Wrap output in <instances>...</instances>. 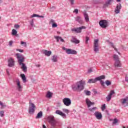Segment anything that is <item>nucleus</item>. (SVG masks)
<instances>
[{"mask_svg": "<svg viewBox=\"0 0 128 128\" xmlns=\"http://www.w3.org/2000/svg\"><path fill=\"white\" fill-rule=\"evenodd\" d=\"M36 66L37 68H40V64H36Z\"/></svg>", "mask_w": 128, "mask_h": 128, "instance_id": "57", "label": "nucleus"}, {"mask_svg": "<svg viewBox=\"0 0 128 128\" xmlns=\"http://www.w3.org/2000/svg\"><path fill=\"white\" fill-rule=\"evenodd\" d=\"M109 44H110V46H111L113 48H114L115 46H114V43L110 42H109Z\"/></svg>", "mask_w": 128, "mask_h": 128, "instance_id": "44", "label": "nucleus"}, {"mask_svg": "<svg viewBox=\"0 0 128 128\" xmlns=\"http://www.w3.org/2000/svg\"><path fill=\"white\" fill-rule=\"evenodd\" d=\"M58 26V24L56 23H54L52 24V28H56Z\"/></svg>", "mask_w": 128, "mask_h": 128, "instance_id": "43", "label": "nucleus"}, {"mask_svg": "<svg viewBox=\"0 0 128 128\" xmlns=\"http://www.w3.org/2000/svg\"><path fill=\"white\" fill-rule=\"evenodd\" d=\"M12 41H10V42H9V46H12Z\"/></svg>", "mask_w": 128, "mask_h": 128, "instance_id": "51", "label": "nucleus"}, {"mask_svg": "<svg viewBox=\"0 0 128 128\" xmlns=\"http://www.w3.org/2000/svg\"><path fill=\"white\" fill-rule=\"evenodd\" d=\"M52 60L54 62H58V56L54 55L52 56Z\"/></svg>", "mask_w": 128, "mask_h": 128, "instance_id": "25", "label": "nucleus"}, {"mask_svg": "<svg viewBox=\"0 0 128 128\" xmlns=\"http://www.w3.org/2000/svg\"><path fill=\"white\" fill-rule=\"evenodd\" d=\"M16 34H18V31H16V30L15 29H12V36H16Z\"/></svg>", "mask_w": 128, "mask_h": 128, "instance_id": "29", "label": "nucleus"}, {"mask_svg": "<svg viewBox=\"0 0 128 128\" xmlns=\"http://www.w3.org/2000/svg\"><path fill=\"white\" fill-rule=\"evenodd\" d=\"M110 2H112L110 1V0H108L107 2H106V4H104L103 8H108L110 4H112Z\"/></svg>", "mask_w": 128, "mask_h": 128, "instance_id": "23", "label": "nucleus"}, {"mask_svg": "<svg viewBox=\"0 0 128 128\" xmlns=\"http://www.w3.org/2000/svg\"><path fill=\"white\" fill-rule=\"evenodd\" d=\"M105 84L108 86H110L112 84V82L108 80H107L105 82Z\"/></svg>", "mask_w": 128, "mask_h": 128, "instance_id": "31", "label": "nucleus"}, {"mask_svg": "<svg viewBox=\"0 0 128 128\" xmlns=\"http://www.w3.org/2000/svg\"><path fill=\"white\" fill-rule=\"evenodd\" d=\"M30 24L31 26H34V19H32V20L30 22Z\"/></svg>", "mask_w": 128, "mask_h": 128, "instance_id": "41", "label": "nucleus"}, {"mask_svg": "<svg viewBox=\"0 0 128 128\" xmlns=\"http://www.w3.org/2000/svg\"><path fill=\"white\" fill-rule=\"evenodd\" d=\"M42 54L46 56H50L52 54V51L43 50H42Z\"/></svg>", "mask_w": 128, "mask_h": 128, "instance_id": "16", "label": "nucleus"}, {"mask_svg": "<svg viewBox=\"0 0 128 128\" xmlns=\"http://www.w3.org/2000/svg\"><path fill=\"white\" fill-rule=\"evenodd\" d=\"M84 86H86V81L81 80L77 82L76 84L72 85V90L74 92L78 90V92H81L84 88Z\"/></svg>", "mask_w": 128, "mask_h": 128, "instance_id": "2", "label": "nucleus"}, {"mask_svg": "<svg viewBox=\"0 0 128 128\" xmlns=\"http://www.w3.org/2000/svg\"><path fill=\"white\" fill-rule=\"evenodd\" d=\"M90 40V37L86 36V40H85V44H88V41Z\"/></svg>", "mask_w": 128, "mask_h": 128, "instance_id": "32", "label": "nucleus"}, {"mask_svg": "<svg viewBox=\"0 0 128 128\" xmlns=\"http://www.w3.org/2000/svg\"><path fill=\"white\" fill-rule=\"evenodd\" d=\"M120 102L122 106H128V96L120 100Z\"/></svg>", "mask_w": 128, "mask_h": 128, "instance_id": "9", "label": "nucleus"}, {"mask_svg": "<svg viewBox=\"0 0 128 128\" xmlns=\"http://www.w3.org/2000/svg\"><path fill=\"white\" fill-rule=\"evenodd\" d=\"M17 50H18V52H24V50L22 49H18Z\"/></svg>", "mask_w": 128, "mask_h": 128, "instance_id": "52", "label": "nucleus"}, {"mask_svg": "<svg viewBox=\"0 0 128 128\" xmlns=\"http://www.w3.org/2000/svg\"><path fill=\"white\" fill-rule=\"evenodd\" d=\"M114 94V90H112L110 92L109 94L106 97L107 102H110V100H112V96Z\"/></svg>", "mask_w": 128, "mask_h": 128, "instance_id": "15", "label": "nucleus"}, {"mask_svg": "<svg viewBox=\"0 0 128 128\" xmlns=\"http://www.w3.org/2000/svg\"><path fill=\"white\" fill-rule=\"evenodd\" d=\"M20 76L24 82H26V75H24V74H21Z\"/></svg>", "mask_w": 128, "mask_h": 128, "instance_id": "27", "label": "nucleus"}, {"mask_svg": "<svg viewBox=\"0 0 128 128\" xmlns=\"http://www.w3.org/2000/svg\"><path fill=\"white\" fill-rule=\"evenodd\" d=\"M98 108L96 107H94L92 108H90L88 110L90 112H94V110H96Z\"/></svg>", "mask_w": 128, "mask_h": 128, "instance_id": "30", "label": "nucleus"}, {"mask_svg": "<svg viewBox=\"0 0 128 128\" xmlns=\"http://www.w3.org/2000/svg\"><path fill=\"white\" fill-rule=\"evenodd\" d=\"M36 105L30 100L29 102L28 113L30 114H32L36 110Z\"/></svg>", "mask_w": 128, "mask_h": 128, "instance_id": "4", "label": "nucleus"}, {"mask_svg": "<svg viewBox=\"0 0 128 128\" xmlns=\"http://www.w3.org/2000/svg\"><path fill=\"white\" fill-rule=\"evenodd\" d=\"M72 42H74V44H80V40L76 39V38L74 37H72V40H71Z\"/></svg>", "mask_w": 128, "mask_h": 128, "instance_id": "22", "label": "nucleus"}, {"mask_svg": "<svg viewBox=\"0 0 128 128\" xmlns=\"http://www.w3.org/2000/svg\"><path fill=\"white\" fill-rule=\"evenodd\" d=\"M6 72L8 76H10V72L8 71V70H6Z\"/></svg>", "mask_w": 128, "mask_h": 128, "instance_id": "55", "label": "nucleus"}, {"mask_svg": "<svg viewBox=\"0 0 128 128\" xmlns=\"http://www.w3.org/2000/svg\"><path fill=\"white\" fill-rule=\"evenodd\" d=\"M4 116V110L0 111V116H1V118H2Z\"/></svg>", "mask_w": 128, "mask_h": 128, "instance_id": "36", "label": "nucleus"}, {"mask_svg": "<svg viewBox=\"0 0 128 128\" xmlns=\"http://www.w3.org/2000/svg\"><path fill=\"white\" fill-rule=\"evenodd\" d=\"M36 16L38 17V15L36 14H33L32 16V18H36Z\"/></svg>", "mask_w": 128, "mask_h": 128, "instance_id": "49", "label": "nucleus"}, {"mask_svg": "<svg viewBox=\"0 0 128 128\" xmlns=\"http://www.w3.org/2000/svg\"><path fill=\"white\" fill-rule=\"evenodd\" d=\"M104 78H106V76H104V75H102L96 77L94 79H89L88 82V84H96L98 80H104Z\"/></svg>", "mask_w": 128, "mask_h": 128, "instance_id": "3", "label": "nucleus"}, {"mask_svg": "<svg viewBox=\"0 0 128 128\" xmlns=\"http://www.w3.org/2000/svg\"><path fill=\"white\" fill-rule=\"evenodd\" d=\"M99 24L102 28H106L108 26V22L106 20H101L99 22Z\"/></svg>", "mask_w": 128, "mask_h": 128, "instance_id": "5", "label": "nucleus"}, {"mask_svg": "<svg viewBox=\"0 0 128 128\" xmlns=\"http://www.w3.org/2000/svg\"><path fill=\"white\" fill-rule=\"evenodd\" d=\"M114 50H116V52H118V49L116 48V47H114Z\"/></svg>", "mask_w": 128, "mask_h": 128, "instance_id": "60", "label": "nucleus"}, {"mask_svg": "<svg viewBox=\"0 0 128 128\" xmlns=\"http://www.w3.org/2000/svg\"><path fill=\"white\" fill-rule=\"evenodd\" d=\"M56 114H59V116H62V118H66V116L64 114V113L62 112V111L60 110H56Z\"/></svg>", "mask_w": 128, "mask_h": 128, "instance_id": "17", "label": "nucleus"}, {"mask_svg": "<svg viewBox=\"0 0 128 128\" xmlns=\"http://www.w3.org/2000/svg\"><path fill=\"white\" fill-rule=\"evenodd\" d=\"M42 118V112L40 111L36 117V118Z\"/></svg>", "mask_w": 128, "mask_h": 128, "instance_id": "24", "label": "nucleus"}, {"mask_svg": "<svg viewBox=\"0 0 128 128\" xmlns=\"http://www.w3.org/2000/svg\"><path fill=\"white\" fill-rule=\"evenodd\" d=\"M56 22H54V20L52 19L50 20V24H55Z\"/></svg>", "mask_w": 128, "mask_h": 128, "instance_id": "50", "label": "nucleus"}, {"mask_svg": "<svg viewBox=\"0 0 128 128\" xmlns=\"http://www.w3.org/2000/svg\"><path fill=\"white\" fill-rule=\"evenodd\" d=\"M86 28L84 26H82L79 28H74L71 30L72 32H75L76 34H80L82 30H86Z\"/></svg>", "mask_w": 128, "mask_h": 128, "instance_id": "7", "label": "nucleus"}, {"mask_svg": "<svg viewBox=\"0 0 128 128\" xmlns=\"http://www.w3.org/2000/svg\"><path fill=\"white\" fill-rule=\"evenodd\" d=\"M94 116H95L97 120H102V112L98 111L94 113Z\"/></svg>", "mask_w": 128, "mask_h": 128, "instance_id": "10", "label": "nucleus"}, {"mask_svg": "<svg viewBox=\"0 0 128 128\" xmlns=\"http://www.w3.org/2000/svg\"><path fill=\"white\" fill-rule=\"evenodd\" d=\"M68 48H64V47H63L62 48V50H66H66H68Z\"/></svg>", "mask_w": 128, "mask_h": 128, "instance_id": "56", "label": "nucleus"}, {"mask_svg": "<svg viewBox=\"0 0 128 128\" xmlns=\"http://www.w3.org/2000/svg\"><path fill=\"white\" fill-rule=\"evenodd\" d=\"M94 50L96 53L100 50L98 48V39H96L94 40Z\"/></svg>", "mask_w": 128, "mask_h": 128, "instance_id": "8", "label": "nucleus"}, {"mask_svg": "<svg viewBox=\"0 0 128 128\" xmlns=\"http://www.w3.org/2000/svg\"><path fill=\"white\" fill-rule=\"evenodd\" d=\"M62 102L66 106H70L72 104V100L70 98H65L62 99Z\"/></svg>", "mask_w": 128, "mask_h": 128, "instance_id": "6", "label": "nucleus"}, {"mask_svg": "<svg viewBox=\"0 0 128 128\" xmlns=\"http://www.w3.org/2000/svg\"><path fill=\"white\" fill-rule=\"evenodd\" d=\"M17 84V88L19 92H21L22 86L20 85V79L17 78L16 80Z\"/></svg>", "mask_w": 128, "mask_h": 128, "instance_id": "12", "label": "nucleus"}, {"mask_svg": "<svg viewBox=\"0 0 128 128\" xmlns=\"http://www.w3.org/2000/svg\"><path fill=\"white\" fill-rule=\"evenodd\" d=\"M100 80V84L101 86H104V82L103 80Z\"/></svg>", "mask_w": 128, "mask_h": 128, "instance_id": "38", "label": "nucleus"}, {"mask_svg": "<svg viewBox=\"0 0 128 128\" xmlns=\"http://www.w3.org/2000/svg\"><path fill=\"white\" fill-rule=\"evenodd\" d=\"M21 44H24V46H26V42L22 41Z\"/></svg>", "mask_w": 128, "mask_h": 128, "instance_id": "47", "label": "nucleus"}, {"mask_svg": "<svg viewBox=\"0 0 128 128\" xmlns=\"http://www.w3.org/2000/svg\"><path fill=\"white\" fill-rule=\"evenodd\" d=\"M66 53L68 54H76L78 52H76V51L75 50L68 48L66 50Z\"/></svg>", "mask_w": 128, "mask_h": 128, "instance_id": "11", "label": "nucleus"}, {"mask_svg": "<svg viewBox=\"0 0 128 128\" xmlns=\"http://www.w3.org/2000/svg\"><path fill=\"white\" fill-rule=\"evenodd\" d=\"M14 28H16V30H18V29L20 28V25H18V24H16L14 26Z\"/></svg>", "mask_w": 128, "mask_h": 128, "instance_id": "35", "label": "nucleus"}, {"mask_svg": "<svg viewBox=\"0 0 128 128\" xmlns=\"http://www.w3.org/2000/svg\"><path fill=\"white\" fill-rule=\"evenodd\" d=\"M93 92H94V94H98V92H96V90H94Z\"/></svg>", "mask_w": 128, "mask_h": 128, "instance_id": "58", "label": "nucleus"}, {"mask_svg": "<svg viewBox=\"0 0 128 128\" xmlns=\"http://www.w3.org/2000/svg\"><path fill=\"white\" fill-rule=\"evenodd\" d=\"M116 2H120V0H116Z\"/></svg>", "mask_w": 128, "mask_h": 128, "instance_id": "62", "label": "nucleus"}, {"mask_svg": "<svg viewBox=\"0 0 128 128\" xmlns=\"http://www.w3.org/2000/svg\"><path fill=\"white\" fill-rule=\"evenodd\" d=\"M86 101L88 108H90L91 106H94V102H91L88 98H86Z\"/></svg>", "mask_w": 128, "mask_h": 128, "instance_id": "18", "label": "nucleus"}, {"mask_svg": "<svg viewBox=\"0 0 128 128\" xmlns=\"http://www.w3.org/2000/svg\"><path fill=\"white\" fill-rule=\"evenodd\" d=\"M113 124H118V119L114 118L113 121Z\"/></svg>", "mask_w": 128, "mask_h": 128, "instance_id": "46", "label": "nucleus"}, {"mask_svg": "<svg viewBox=\"0 0 128 128\" xmlns=\"http://www.w3.org/2000/svg\"><path fill=\"white\" fill-rule=\"evenodd\" d=\"M84 94L86 96H90V92L88 90H84Z\"/></svg>", "mask_w": 128, "mask_h": 128, "instance_id": "33", "label": "nucleus"}, {"mask_svg": "<svg viewBox=\"0 0 128 128\" xmlns=\"http://www.w3.org/2000/svg\"><path fill=\"white\" fill-rule=\"evenodd\" d=\"M63 112H66V114H68L70 112V110L68 109H63Z\"/></svg>", "mask_w": 128, "mask_h": 128, "instance_id": "42", "label": "nucleus"}, {"mask_svg": "<svg viewBox=\"0 0 128 128\" xmlns=\"http://www.w3.org/2000/svg\"><path fill=\"white\" fill-rule=\"evenodd\" d=\"M101 108H102V110H106V104H103L102 105Z\"/></svg>", "mask_w": 128, "mask_h": 128, "instance_id": "40", "label": "nucleus"}, {"mask_svg": "<svg viewBox=\"0 0 128 128\" xmlns=\"http://www.w3.org/2000/svg\"><path fill=\"white\" fill-rule=\"evenodd\" d=\"M84 16L86 22H90V18H88V14L86 13V11H84Z\"/></svg>", "mask_w": 128, "mask_h": 128, "instance_id": "20", "label": "nucleus"}, {"mask_svg": "<svg viewBox=\"0 0 128 128\" xmlns=\"http://www.w3.org/2000/svg\"><path fill=\"white\" fill-rule=\"evenodd\" d=\"M121 8H122V4L119 3L116 5V8L114 10V12L116 14H120V12Z\"/></svg>", "mask_w": 128, "mask_h": 128, "instance_id": "13", "label": "nucleus"}, {"mask_svg": "<svg viewBox=\"0 0 128 128\" xmlns=\"http://www.w3.org/2000/svg\"><path fill=\"white\" fill-rule=\"evenodd\" d=\"M52 92L48 91L46 97V98H52Z\"/></svg>", "mask_w": 128, "mask_h": 128, "instance_id": "26", "label": "nucleus"}, {"mask_svg": "<svg viewBox=\"0 0 128 128\" xmlns=\"http://www.w3.org/2000/svg\"><path fill=\"white\" fill-rule=\"evenodd\" d=\"M118 54H120V52H117Z\"/></svg>", "mask_w": 128, "mask_h": 128, "instance_id": "64", "label": "nucleus"}, {"mask_svg": "<svg viewBox=\"0 0 128 128\" xmlns=\"http://www.w3.org/2000/svg\"><path fill=\"white\" fill-rule=\"evenodd\" d=\"M44 16H40L38 15V18H44Z\"/></svg>", "mask_w": 128, "mask_h": 128, "instance_id": "59", "label": "nucleus"}, {"mask_svg": "<svg viewBox=\"0 0 128 128\" xmlns=\"http://www.w3.org/2000/svg\"><path fill=\"white\" fill-rule=\"evenodd\" d=\"M60 42H64V39L62 38V37H60Z\"/></svg>", "mask_w": 128, "mask_h": 128, "instance_id": "54", "label": "nucleus"}, {"mask_svg": "<svg viewBox=\"0 0 128 128\" xmlns=\"http://www.w3.org/2000/svg\"><path fill=\"white\" fill-rule=\"evenodd\" d=\"M1 2H2V0H0V4Z\"/></svg>", "mask_w": 128, "mask_h": 128, "instance_id": "63", "label": "nucleus"}, {"mask_svg": "<svg viewBox=\"0 0 128 128\" xmlns=\"http://www.w3.org/2000/svg\"><path fill=\"white\" fill-rule=\"evenodd\" d=\"M125 80H126V82H128V76H126L125 77Z\"/></svg>", "mask_w": 128, "mask_h": 128, "instance_id": "53", "label": "nucleus"}, {"mask_svg": "<svg viewBox=\"0 0 128 128\" xmlns=\"http://www.w3.org/2000/svg\"><path fill=\"white\" fill-rule=\"evenodd\" d=\"M73 12H75V14H78V9H75Z\"/></svg>", "mask_w": 128, "mask_h": 128, "instance_id": "45", "label": "nucleus"}, {"mask_svg": "<svg viewBox=\"0 0 128 128\" xmlns=\"http://www.w3.org/2000/svg\"><path fill=\"white\" fill-rule=\"evenodd\" d=\"M8 66L12 68L14 66V59L12 58H10L8 60Z\"/></svg>", "mask_w": 128, "mask_h": 128, "instance_id": "14", "label": "nucleus"}, {"mask_svg": "<svg viewBox=\"0 0 128 128\" xmlns=\"http://www.w3.org/2000/svg\"><path fill=\"white\" fill-rule=\"evenodd\" d=\"M75 20L76 22H78L79 24H84V21L82 20V18L80 16H77L75 18Z\"/></svg>", "mask_w": 128, "mask_h": 128, "instance_id": "19", "label": "nucleus"}, {"mask_svg": "<svg viewBox=\"0 0 128 128\" xmlns=\"http://www.w3.org/2000/svg\"><path fill=\"white\" fill-rule=\"evenodd\" d=\"M54 38L56 40L57 42H60V36H54Z\"/></svg>", "mask_w": 128, "mask_h": 128, "instance_id": "34", "label": "nucleus"}, {"mask_svg": "<svg viewBox=\"0 0 128 128\" xmlns=\"http://www.w3.org/2000/svg\"><path fill=\"white\" fill-rule=\"evenodd\" d=\"M0 106H2L1 108H6V105L4 104H2V102H0Z\"/></svg>", "mask_w": 128, "mask_h": 128, "instance_id": "39", "label": "nucleus"}, {"mask_svg": "<svg viewBox=\"0 0 128 128\" xmlns=\"http://www.w3.org/2000/svg\"><path fill=\"white\" fill-rule=\"evenodd\" d=\"M114 66L115 68H120L122 66V64H120V60L115 61Z\"/></svg>", "mask_w": 128, "mask_h": 128, "instance_id": "21", "label": "nucleus"}, {"mask_svg": "<svg viewBox=\"0 0 128 128\" xmlns=\"http://www.w3.org/2000/svg\"><path fill=\"white\" fill-rule=\"evenodd\" d=\"M122 128H126V126H122ZM127 128H128V126H127Z\"/></svg>", "mask_w": 128, "mask_h": 128, "instance_id": "61", "label": "nucleus"}, {"mask_svg": "<svg viewBox=\"0 0 128 128\" xmlns=\"http://www.w3.org/2000/svg\"><path fill=\"white\" fill-rule=\"evenodd\" d=\"M69 2L71 6H74V0H69Z\"/></svg>", "mask_w": 128, "mask_h": 128, "instance_id": "37", "label": "nucleus"}, {"mask_svg": "<svg viewBox=\"0 0 128 128\" xmlns=\"http://www.w3.org/2000/svg\"><path fill=\"white\" fill-rule=\"evenodd\" d=\"M90 72H92V68L88 69V74H90Z\"/></svg>", "mask_w": 128, "mask_h": 128, "instance_id": "48", "label": "nucleus"}, {"mask_svg": "<svg viewBox=\"0 0 128 128\" xmlns=\"http://www.w3.org/2000/svg\"><path fill=\"white\" fill-rule=\"evenodd\" d=\"M16 56L18 60V63L20 66H22L21 68L24 72H28V67L26 66V64L24 63V56L20 54L17 53Z\"/></svg>", "mask_w": 128, "mask_h": 128, "instance_id": "1", "label": "nucleus"}, {"mask_svg": "<svg viewBox=\"0 0 128 128\" xmlns=\"http://www.w3.org/2000/svg\"><path fill=\"white\" fill-rule=\"evenodd\" d=\"M113 58H114L115 62H116L118 60H120V58H118V56L114 54L113 56Z\"/></svg>", "mask_w": 128, "mask_h": 128, "instance_id": "28", "label": "nucleus"}]
</instances>
